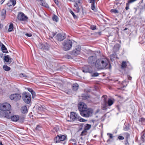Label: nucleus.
<instances>
[{"instance_id":"obj_1","label":"nucleus","mask_w":145,"mask_h":145,"mask_svg":"<svg viewBox=\"0 0 145 145\" xmlns=\"http://www.w3.org/2000/svg\"><path fill=\"white\" fill-rule=\"evenodd\" d=\"M11 106L8 103H5L0 104V116L7 118H9L10 116L8 114L11 113L10 110Z\"/></svg>"},{"instance_id":"obj_2","label":"nucleus","mask_w":145,"mask_h":145,"mask_svg":"<svg viewBox=\"0 0 145 145\" xmlns=\"http://www.w3.org/2000/svg\"><path fill=\"white\" fill-rule=\"evenodd\" d=\"M110 66L109 64L108 59L105 58H101L97 59L95 63V67L99 70L105 68H107L108 66Z\"/></svg>"},{"instance_id":"obj_3","label":"nucleus","mask_w":145,"mask_h":145,"mask_svg":"<svg viewBox=\"0 0 145 145\" xmlns=\"http://www.w3.org/2000/svg\"><path fill=\"white\" fill-rule=\"evenodd\" d=\"M70 118V120H68L67 121H78L80 122H84L85 120L81 118L79 115L76 113L74 112H71L70 116H69Z\"/></svg>"},{"instance_id":"obj_4","label":"nucleus","mask_w":145,"mask_h":145,"mask_svg":"<svg viewBox=\"0 0 145 145\" xmlns=\"http://www.w3.org/2000/svg\"><path fill=\"white\" fill-rule=\"evenodd\" d=\"M72 45V42L70 40H65L63 43V48L65 51L69 50L71 48Z\"/></svg>"},{"instance_id":"obj_5","label":"nucleus","mask_w":145,"mask_h":145,"mask_svg":"<svg viewBox=\"0 0 145 145\" xmlns=\"http://www.w3.org/2000/svg\"><path fill=\"white\" fill-rule=\"evenodd\" d=\"M22 98L26 103L29 104L31 100L30 94L28 92H24L22 94Z\"/></svg>"},{"instance_id":"obj_6","label":"nucleus","mask_w":145,"mask_h":145,"mask_svg":"<svg viewBox=\"0 0 145 145\" xmlns=\"http://www.w3.org/2000/svg\"><path fill=\"white\" fill-rule=\"evenodd\" d=\"M93 113V110L90 108H86L81 112V115L83 117H88L92 115Z\"/></svg>"},{"instance_id":"obj_7","label":"nucleus","mask_w":145,"mask_h":145,"mask_svg":"<svg viewBox=\"0 0 145 145\" xmlns=\"http://www.w3.org/2000/svg\"><path fill=\"white\" fill-rule=\"evenodd\" d=\"M97 60L96 55L91 56L88 59V62L89 64L95 67V64Z\"/></svg>"},{"instance_id":"obj_8","label":"nucleus","mask_w":145,"mask_h":145,"mask_svg":"<svg viewBox=\"0 0 145 145\" xmlns=\"http://www.w3.org/2000/svg\"><path fill=\"white\" fill-rule=\"evenodd\" d=\"M9 97L11 100L17 101L21 99V96L20 94L14 93L11 94L10 96Z\"/></svg>"},{"instance_id":"obj_9","label":"nucleus","mask_w":145,"mask_h":145,"mask_svg":"<svg viewBox=\"0 0 145 145\" xmlns=\"http://www.w3.org/2000/svg\"><path fill=\"white\" fill-rule=\"evenodd\" d=\"M81 47L79 45L76 46L71 53V54L74 56H76L79 54L80 52Z\"/></svg>"},{"instance_id":"obj_10","label":"nucleus","mask_w":145,"mask_h":145,"mask_svg":"<svg viewBox=\"0 0 145 145\" xmlns=\"http://www.w3.org/2000/svg\"><path fill=\"white\" fill-rule=\"evenodd\" d=\"M78 107L80 114L81 112L87 108V105L83 102L80 103L78 105Z\"/></svg>"},{"instance_id":"obj_11","label":"nucleus","mask_w":145,"mask_h":145,"mask_svg":"<svg viewBox=\"0 0 145 145\" xmlns=\"http://www.w3.org/2000/svg\"><path fill=\"white\" fill-rule=\"evenodd\" d=\"M66 38V35L64 33H59L57 34L56 36V39L58 41H61L64 40Z\"/></svg>"},{"instance_id":"obj_12","label":"nucleus","mask_w":145,"mask_h":145,"mask_svg":"<svg viewBox=\"0 0 145 145\" xmlns=\"http://www.w3.org/2000/svg\"><path fill=\"white\" fill-rule=\"evenodd\" d=\"M18 20L22 21H26L28 19L27 17L25 16L23 13H20L18 14Z\"/></svg>"},{"instance_id":"obj_13","label":"nucleus","mask_w":145,"mask_h":145,"mask_svg":"<svg viewBox=\"0 0 145 145\" xmlns=\"http://www.w3.org/2000/svg\"><path fill=\"white\" fill-rule=\"evenodd\" d=\"M8 115H10V117L9 118H7L8 119H11L12 120L14 121H16L19 119V116L17 115H16L12 116V115L11 112L8 114Z\"/></svg>"},{"instance_id":"obj_14","label":"nucleus","mask_w":145,"mask_h":145,"mask_svg":"<svg viewBox=\"0 0 145 145\" xmlns=\"http://www.w3.org/2000/svg\"><path fill=\"white\" fill-rule=\"evenodd\" d=\"M42 6H44L46 7H48V5L45 2V0H36Z\"/></svg>"},{"instance_id":"obj_15","label":"nucleus","mask_w":145,"mask_h":145,"mask_svg":"<svg viewBox=\"0 0 145 145\" xmlns=\"http://www.w3.org/2000/svg\"><path fill=\"white\" fill-rule=\"evenodd\" d=\"M16 3L15 0H10L7 3V5L8 7L14 6Z\"/></svg>"},{"instance_id":"obj_16","label":"nucleus","mask_w":145,"mask_h":145,"mask_svg":"<svg viewBox=\"0 0 145 145\" xmlns=\"http://www.w3.org/2000/svg\"><path fill=\"white\" fill-rule=\"evenodd\" d=\"M129 64V62L123 61L121 64V68L124 69L127 67V66Z\"/></svg>"},{"instance_id":"obj_17","label":"nucleus","mask_w":145,"mask_h":145,"mask_svg":"<svg viewBox=\"0 0 145 145\" xmlns=\"http://www.w3.org/2000/svg\"><path fill=\"white\" fill-rule=\"evenodd\" d=\"M4 59L5 61L8 62L9 63L11 62L12 60V59L8 55L5 57Z\"/></svg>"},{"instance_id":"obj_18","label":"nucleus","mask_w":145,"mask_h":145,"mask_svg":"<svg viewBox=\"0 0 145 145\" xmlns=\"http://www.w3.org/2000/svg\"><path fill=\"white\" fill-rule=\"evenodd\" d=\"M21 112L23 113H25L27 112L28 110L26 106H23L21 108Z\"/></svg>"},{"instance_id":"obj_19","label":"nucleus","mask_w":145,"mask_h":145,"mask_svg":"<svg viewBox=\"0 0 145 145\" xmlns=\"http://www.w3.org/2000/svg\"><path fill=\"white\" fill-rule=\"evenodd\" d=\"M137 0H128V3L126 4V6L125 7V9L126 10H127L129 8V4Z\"/></svg>"},{"instance_id":"obj_20","label":"nucleus","mask_w":145,"mask_h":145,"mask_svg":"<svg viewBox=\"0 0 145 145\" xmlns=\"http://www.w3.org/2000/svg\"><path fill=\"white\" fill-rule=\"evenodd\" d=\"M82 71L84 72L91 73V71L89 69L88 66H85L84 69L82 70Z\"/></svg>"},{"instance_id":"obj_21","label":"nucleus","mask_w":145,"mask_h":145,"mask_svg":"<svg viewBox=\"0 0 145 145\" xmlns=\"http://www.w3.org/2000/svg\"><path fill=\"white\" fill-rule=\"evenodd\" d=\"M78 85L77 83L73 84L72 87V89L74 91H76L78 89Z\"/></svg>"},{"instance_id":"obj_22","label":"nucleus","mask_w":145,"mask_h":145,"mask_svg":"<svg viewBox=\"0 0 145 145\" xmlns=\"http://www.w3.org/2000/svg\"><path fill=\"white\" fill-rule=\"evenodd\" d=\"M102 99L103 100L104 102L105 103V106H106L107 96L106 95H104L103 96Z\"/></svg>"},{"instance_id":"obj_23","label":"nucleus","mask_w":145,"mask_h":145,"mask_svg":"<svg viewBox=\"0 0 145 145\" xmlns=\"http://www.w3.org/2000/svg\"><path fill=\"white\" fill-rule=\"evenodd\" d=\"M13 29V25L12 23L10 24L9 26V28L8 29V31L9 32H11L12 31Z\"/></svg>"},{"instance_id":"obj_24","label":"nucleus","mask_w":145,"mask_h":145,"mask_svg":"<svg viewBox=\"0 0 145 145\" xmlns=\"http://www.w3.org/2000/svg\"><path fill=\"white\" fill-rule=\"evenodd\" d=\"M54 141L56 143H59L61 142L59 135L56 137L54 139Z\"/></svg>"},{"instance_id":"obj_25","label":"nucleus","mask_w":145,"mask_h":145,"mask_svg":"<svg viewBox=\"0 0 145 145\" xmlns=\"http://www.w3.org/2000/svg\"><path fill=\"white\" fill-rule=\"evenodd\" d=\"M1 49L3 52L8 53L6 47L3 44H2Z\"/></svg>"},{"instance_id":"obj_26","label":"nucleus","mask_w":145,"mask_h":145,"mask_svg":"<svg viewBox=\"0 0 145 145\" xmlns=\"http://www.w3.org/2000/svg\"><path fill=\"white\" fill-rule=\"evenodd\" d=\"M139 121L142 124L145 125V118H142L139 119Z\"/></svg>"},{"instance_id":"obj_27","label":"nucleus","mask_w":145,"mask_h":145,"mask_svg":"<svg viewBox=\"0 0 145 145\" xmlns=\"http://www.w3.org/2000/svg\"><path fill=\"white\" fill-rule=\"evenodd\" d=\"M59 136L60 137L61 142L63 141L65 139L66 137L65 135H60Z\"/></svg>"},{"instance_id":"obj_28","label":"nucleus","mask_w":145,"mask_h":145,"mask_svg":"<svg viewBox=\"0 0 145 145\" xmlns=\"http://www.w3.org/2000/svg\"><path fill=\"white\" fill-rule=\"evenodd\" d=\"M3 68L4 70L6 71H8L10 70V68L6 65H4L3 66Z\"/></svg>"},{"instance_id":"obj_29","label":"nucleus","mask_w":145,"mask_h":145,"mask_svg":"<svg viewBox=\"0 0 145 145\" xmlns=\"http://www.w3.org/2000/svg\"><path fill=\"white\" fill-rule=\"evenodd\" d=\"M91 125L87 124L86 126L85 127L84 130L87 131L88 130H89L91 127Z\"/></svg>"},{"instance_id":"obj_30","label":"nucleus","mask_w":145,"mask_h":145,"mask_svg":"<svg viewBox=\"0 0 145 145\" xmlns=\"http://www.w3.org/2000/svg\"><path fill=\"white\" fill-rule=\"evenodd\" d=\"M53 20L56 22H57L58 21V17L56 15H54L52 17Z\"/></svg>"},{"instance_id":"obj_31","label":"nucleus","mask_w":145,"mask_h":145,"mask_svg":"<svg viewBox=\"0 0 145 145\" xmlns=\"http://www.w3.org/2000/svg\"><path fill=\"white\" fill-rule=\"evenodd\" d=\"M6 14V10L5 9H3L1 12V16L4 18L5 15Z\"/></svg>"},{"instance_id":"obj_32","label":"nucleus","mask_w":145,"mask_h":145,"mask_svg":"<svg viewBox=\"0 0 145 145\" xmlns=\"http://www.w3.org/2000/svg\"><path fill=\"white\" fill-rule=\"evenodd\" d=\"M114 102L113 101L110 99H109L108 101V104L109 106H111L112 105L113 103Z\"/></svg>"},{"instance_id":"obj_33","label":"nucleus","mask_w":145,"mask_h":145,"mask_svg":"<svg viewBox=\"0 0 145 145\" xmlns=\"http://www.w3.org/2000/svg\"><path fill=\"white\" fill-rule=\"evenodd\" d=\"M128 83V82H127L126 80L124 81L122 83V85L123 86V88L125 87L127 85Z\"/></svg>"},{"instance_id":"obj_34","label":"nucleus","mask_w":145,"mask_h":145,"mask_svg":"<svg viewBox=\"0 0 145 145\" xmlns=\"http://www.w3.org/2000/svg\"><path fill=\"white\" fill-rule=\"evenodd\" d=\"M91 9L94 11L97 10L95 7V4H91Z\"/></svg>"},{"instance_id":"obj_35","label":"nucleus","mask_w":145,"mask_h":145,"mask_svg":"<svg viewBox=\"0 0 145 145\" xmlns=\"http://www.w3.org/2000/svg\"><path fill=\"white\" fill-rule=\"evenodd\" d=\"M82 99L84 100L87 99L89 97L88 95H85L84 94L82 95Z\"/></svg>"},{"instance_id":"obj_36","label":"nucleus","mask_w":145,"mask_h":145,"mask_svg":"<svg viewBox=\"0 0 145 145\" xmlns=\"http://www.w3.org/2000/svg\"><path fill=\"white\" fill-rule=\"evenodd\" d=\"M74 7L76 8V9L78 11H79V10L80 8L78 6V3H77V2H76L75 4H74Z\"/></svg>"},{"instance_id":"obj_37","label":"nucleus","mask_w":145,"mask_h":145,"mask_svg":"<svg viewBox=\"0 0 145 145\" xmlns=\"http://www.w3.org/2000/svg\"><path fill=\"white\" fill-rule=\"evenodd\" d=\"M87 131L85 130H84L81 133L80 135L83 136L85 135L86 134Z\"/></svg>"},{"instance_id":"obj_38","label":"nucleus","mask_w":145,"mask_h":145,"mask_svg":"<svg viewBox=\"0 0 145 145\" xmlns=\"http://www.w3.org/2000/svg\"><path fill=\"white\" fill-rule=\"evenodd\" d=\"M70 12L72 15L73 16L74 18H77V17L75 15V14H74V13L71 10H70Z\"/></svg>"},{"instance_id":"obj_39","label":"nucleus","mask_w":145,"mask_h":145,"mask_svg":"<svg viewBox=\"0 0 145 145\" xmlns=\"http://www.w3.org/2000/svg\"><path fill=\"white\" fill-rule=\"evenodd\" d=\"M107 135L109 136V138L110 139H112L113 137L112 134L111 133H107Z\"/></svg>"},{"instance_id":"obj_40","label":"nucleus","mask_w":145,"mask_h":145,"mask_svg":"<svg viewBox=\"0 0 145 145\" xmlns=\"http://www.w3.org/2000/svg\"><path fill=\"white\" fill-rule=\"evenodd\" d=\"M90 28L92 30H94L96 29V26L94 25H91L90 26Z\"/></svg>"},{"instance_id":"obj_41","label":"nucleus","mask_w":145,"mask_h":145,"mask_svg":"<svg viewBox=\"0 0 145 145\" xmlns=\"http://www.w3.org/2000/svg\"><path fill=\"white\" fill-rule=\"evenodd\" d=\"M20 76L21 77H27L25 74L22 73L20 74Z\"/></svg>"},{"instance_id":"obj_42","label":"nucleus","mask_w":145,"mask_h":145,"mask_svg":"<svg viewBox=\"0 0 145 145\" xmlns=\"http://www.w3.org/2000/svg\"><path fill=\"white\" fill-rule=\"evenodd\" d=\"M142 141H145V133H144L142 136Z\"/></svg>"},{"instance_id":"obj_43","label":"nucleus","mask_w":145,"mask_h":145,"mask_svg":"<svg viewBox=\"0 0 145 145\" xmlns=\"http://www.w3.org/2000/svg\"><path fill=\"white\" fill-rule=\"evenodd\" d=\"M111 12H113L115 13H117L118 12V10L116 9H112L111 10Z\"/></svg>"},{"instance_id":"obj_44","label":"nucleus","mask_w":145,"mask_h":145,"mask_svg":"<svg viewBox=\"0 0 145 145\" xmlns=\"http://www.w3.org/2000/svg\"><path fill=\"white\" fill-rule=\"evenodd\" d=\"M96 0H89V3H91V4H95V1Z\"/></svg>"},{"instance_id":"obj_45","label":"nucleus","mask_w":145,"mask_h":145,"mask_svg":"<svg viewBox=\"0 0 145 145\" xmlns=\"http://www.w3.org/2000/svg\"><path fill=\"white\" fill-rule=\"evenodd\" d=\"M99 74L97 72H95L92 75L93 76H98Z\"/></svg>"},{"instance_id":"obj_46","label":"nucleus","mask_w":145,"mask_h":145,"mask_svg":"<svg viewBox=\"0 0 145 145\" xmlns=\"http://www.w3.org/2000/svg\"><path fill=\"white\" fill-rule=\"evenodd\" d=\"M118 138L120 140H122L124 139V138L123 136H119L118 137Z\"/></svg>"},{"instance_id":"obj_47","label":"nucleus","mask_w":145,"mask_h":145,"mask_svg":"<svg viewBox=\"0 0 145 145\" xmlns=\"http://www.w3.org/2000/svg\"><path fill=\"white\" fill-rule=\"evenodd\" d=\"M25 35L26 36L29 37H31L32 36V34L31 33H27L25 34Z\"/></svg>"},{"instance_id":"obj_48","label":"nucleus","mask_w":145,"mask_h":145,"mask_svg":"<svg viewBox=\"0 0 145 145\" xmlns=\"http://www.w3.org/2000/svg\"><path fill=\"white\" fill-rule=\"evenodd\" d=\"M116 56V55L115 54H113L111 56V60L112 61V57H114Z\"/></svg>"},{"instance_id":"obj_49","label":"nucleus","mask_w":145,"mask_h":145,"mask_svg":"<svg viewBox=\"0 0 145 145\" xmlns=\"http://www.w3.org/2000/svg\"><path fill=\"white\" fill-rule=\"evenodd\" d=\"M31 93L32 95H33V96H34L35 95V93L33 90L32 91V92H31Z\"/></svg>"},{"instance_id":"obj_50","label":"nucleus","mask_w":145,"mask_h":145,"mask_svg":"<svg viewBox=\"0 0 145 145\" xmlns=\"http://www.w3.org/2000/svg\"><path fill=\"white\" fill-rule=\"evenodd\" d=\"M27 90L30 92L31 93L32 92L33 90L30 88H27Z\"/></svg>"},{"instance_id":"obj_51","label":"nucleus","mask_w":145,"mask_h":145,"mask_svg":"<svg viewBox=\"0 0 145 145\" xmlns=\"http://www.w3.org/2000/svg\"><path fill=\"white\" fill-rule=\"evenodd\" d=\"M66 57L68 59H70L72 58L71 56L69 55H67L66 56Z\"/></svg>"},{"instance_id":"obj_52","label":"nucleus","mask_w":145,"mask_h":145,"mask_svg":"<svg viewBox=\"0 0 145 145\" xmlns=\"http://www.w3.org/2000/svg\"><path fill=\"white\" fill-rule=\"evenodd\" d=\"M41 108H42V110H44L46 109V107L43 106H41Z\"/></svg>"},{"instance_id":"obj_53","label":"nucleus","mask_w":145,"mask_h":145,"mask_svg":"<svg viewBox=\"0 0 145 145\" xmlns=\"http://www.w3.org/2000/svg\"><path fill=\"white\" fill-rule=\"evenodd\" d=\"M129 129V128L127 126V127H126L125 128H124V129L125 131H126L128 130Z\"/></svg>"},{"instance_id":"obj_54","label":"nucleus","mask_w":145,"mask_h":145,"mask_svg":"<svg viewBox=\"0 0 145 145\" xmlns=\"http://www.w3.org/2000/svg\"><path fill=\"white\" fill-rule=\"evenodd\" d=\"M126 136H127L126 138H127V139H128V138L129 137V134H128V133H126Z\"/></svg>"},{"instance_id":"obj_55","label":"nucleus","mask_w":145,"mask_h":145,"mask_svg":"<svg viewBox=\"0 0 145 145\" xmlns=\"http://www.w3.org/2000/svg\"><path fill=\"white\" fill-rule=\"evenodd\" d=\"M125 145H129L128 142L127 140L125 141Z\"/></svg>"},{"instance_id":"obj_56","label":"nucleus","mask_w":145,"mask_h":145,"mask_svg":"<svg viewBox=\"0 0 145 145\" xmlns=\"http://www.w3.org/2000/svg\"><path fill=\"white\" fill-rule=\"evenodd\" d=\"M71 141H73V142H75V140L74 139H71Z\"/></svg>"},{"instance_id":"obj_57","label":"nucleus","mask_w":145,"mask_h":145,"mask_svg":"<svg viewBox=\"0 0 145 145\" xmlns=\"http://www.w3.org/2000/svg\"><path fill=\"white\" fill-rule=\"evenodd\" d=\"M49 48V47L48 46H46L45 49V50H48Z\"/></svg>"},{"instance_id":"obj_58","label":"nucleus","mask_w":145,"mask_h":145,"mask_svg":"<svg viewBox=\"0 0 145 145\" xmlns=\"http://www.w3.org/2000/svg\"><path fill=\"white\" fill-rule=\"evenodd\" d=\"M131 78L130 77V76H129V77H128V79L129 80H131Z\"/></svg>"},{"instance_id":"obj_59","label":"nucleus","mask_w":145,"mask_h":145,"mask_svg":"<svg viewBox=\"0 0 145 145\" xmlns=\"http://www.w3.org/2000/svg\"><path fill=\"white\" fill-rule=\"evenodd\" d=\"M55 3L56 4H58V1H55Z\"/></svg>"},{"instance_id":"obj_60","label":"nucleus","mask_w":145,"mask_h":145,"mask_svg":"<svg viewBox=\"0 0 145 145\" xmlns=\"http://www.w3.org/2000/svg\"><path fill=\"white\" fill-rule=\"evenodd\" d=\"M77 3H78V4H81V3H80V1H78L77 2Z\"/></svg>"},{"instance_id":"obj_61","label":"nucleus","mask_w":145,"mask_h":145,"mask_svg":"<svg viewBox=\"0 0 145 145\" xmlns=\"http://www.w3.org/2000/svg\"><path fill=\"white\" fill-rule=\"evenodd\" d=\"M56 34L54 33H52V37H54L55 35Z\"/></svg>"},{"instance_id":"obj_62","label":"nucleus","mask_w":145,"mask_h":145,"mask_svg":"<svg viewBox=\"0 0 145 145\" xmlns=\"http://www.w3.org/2000/svg\"><path fill=\"white\" fill-rule=\"evenodd\" d=\"M5 1L4 0H2L1 2H2L1 4H2L3 2Z\"/></svg>"},{"instance_id":"obj_63","label":"nucleus","mask_w":145,"mask_h":145,"mask_svg":"<svg viewBox=\"0 0 145 145\" xmlns=\"http://www.w3.org/2000/svg\"><path fill=\"white\" fill-rule=\"evenodd\" d=\"M98 34L99 35H101V32H99L98 33Z\"/></svg>"},{"instance_id":"obj_64","label":"nucleus","mask_w":145,"mask_h":145,"mask_svg":"<svg viewBox=\"0 0 145 145\" xmlns=\"http://www.w3.org/2000/svg\"><path fill=\"white\" fill-rule=\"evenodd\" d=\"M73 145H76V142H74V143L73 144Z\"/></svg>"}]
</instances>
